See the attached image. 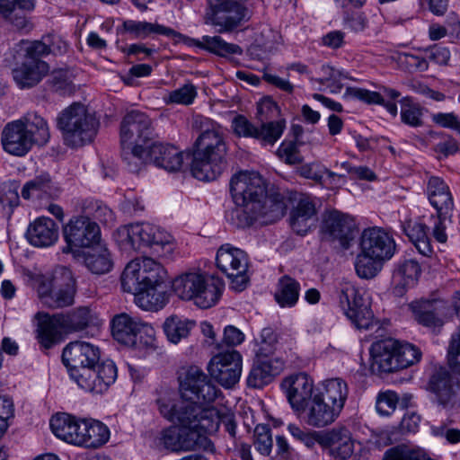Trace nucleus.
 Returning <instances> with one entry per match:
<instances>
[{"label":"nucleus","mask_w":460,"mask_h":460,"mask_svg":"<svg viewBox=\"0 0 460 460\" xmlns=\"http://www.w3.org/2000/svg\"><path fill=\"white\" fill-rule=\"evenodd\" d=\"M181 396L170 389L161 390L155 400L160 414L172 425L164 429L159 445L174 452L207 448L206 434L217 432V409L206 408L221 394L211 379L197 366L189 367L181 382Z\"/></svg>","instance_id":"nucleus-1"},{"label":"nucleus","mask_w":460,"mask_h":460,"mask_svg":"<svg viewBox=\"0 0 460 460\" xmlns=\"http://www.w3.org/2000/svg\"><path fill=\"white\" fill-rule=\"evenodd\" d=\"M230 192L237 208L231 212V220L238 228L251 226L254 222L275 223L283 217L287 206L279 195L267 196L262 177L256 172H240L230 181Z\"/></svg>","instance_id":"nucleus-2"},{"label":"nucleus","mask_w":460,"mask_h":460,"mask_svg":"<svg viewBox=\"0 0 460 460\" xmlns=\"http://www.w3.org/2000/svg\"><path fill=\"white\" fill-rule=\"evenodd\" d=\"M62 236L65 244L60 251L63 255L74 259H109L111 256L109 244L102 238L99 225L88 216L81 214L70 217L63 226Z\"/></svg>","instance_id":"nucleus-3"},{"label":"nucleus","mask_w":460,"mask_h":460,"mask_svg":"<svg viewBox=\"0 0 460 460\" xmlns=\"http://www.w3.org/2000/svg\"><path fill=\"white\" fill-rule=\"evenodd\" d=\"M226 146L219 128L212 124L195 142L191 173L199 181H214L226 168Z\"/></svg>","instance_id":"nucleus-4"},{"label":"nucleus","mask_w":460,"mask_h":460,"mask_svg":"<svg viewBox=\"0 0 460 460\" xmlns=\"http://www.w3.org/2000/svg\"><path fill=\"white\" fill-rule=\"evenodd\" d=\"M172 289L183 301H191L201 309H208L218 304L225 290L224 280L200 270H190L173 279Z\"/></svg>","instance_id":"nucleus-5"},{"label":"nucleus","mask_w":460,"mask_h":460,"mask_svg":"<svg viewBox=\"0 0 460 460\" xmlns=\"http://www.w3.org/2000/svg\"><path fill=\"white\" fill-rule=\"evenodd\" d=\"M116 240L122 250L149 247L159 257L172 255L177 248L174 237L164 228L150 223H136L117 230Z\"/></svg>","instance_id":"nucleus-6"},{"label":"nucleus","mask_w":460,"mask_h":460,"mask_svg":"<svg viewBox=\"0 0 460 460\" xmlns=\"http://www.w3.org/2000/svg\"><path fill=\"white\" fill-rule=\"evenodd\" d=\"M57 127L64 144L76 148L91 143L99 128V120L86 107L75 102L64 109L57 118Z\"/></svg>","instance_id":"nucleus-7"},{"label":"nucleus","mask_w":460,"mask_h":460,"mask_svg":"<svg viewBox=\"0 0 460 460\" xmlns=\"http://www.w3.org/2000/svg\"><path fill=\"white\" fill-rule=\"evenodd\" d=\"M208 1L206 22L214 26L218 33L232 32L251 18V12L244 4L246 0Z\"/></svg>","instance_id":"nucleus-8"},{"label":"nucleus","mask_w":460,"mask_h":460,"mask_svg":"<svg viewBox=\"0 0 460 460\" xmlns=\"http://www.w3.org/2000/svg\"><path fill=\"white\" fill-rule=\"evenodd\" d=\"M167 271L158 261H128L120 276L124 292L141 290L148 283H164Z\"/></svg>","instance_id":"nucleus-9"},{"label":"nucleus","mask_w":460,"mask_h":460,"mask_svg":"<svg viewBox=\"0 0 460 460\" xmlns=\"http://www.w3.org/2000/svg\"><path fill=\"white\" fill-rule=\"evenodd\" d=\"M339 303L345 315L358 329H369L374 324V314L369 302L350 281L342 280L338 287Z\"/></svg>","instance_id":"nucleus-10"},{"label":"nucleus","mask_w":460,"mask_h":460,"mask_svg":"<svg viewBox=\"0 0 460 460\" xmlns=\"http://www.w3.org/2000/svg\"><path fill=\"white\" fill-rule=\"evenodd\" d=\"M100 359L99 347L82 341L69 342L62 352V360L76 384L83 379L84 373L94 367Z\"/></svg>","instance_id":"nucleus-11"},{"label":"nucleus","mask_w":460,"mask_h":460,"mask_svg":"<svg viewBox=\"0 0 460 460\" xmlns=\"http://www.w3.org/2000/svg\"><path fill=\"white\" fill-rule=\"evenodd\" d=\"M286 126L285 119L267 122L261 120V125L256 126L243 115L235 116L232 121L234 132L238 137L253 138L262 146H273L282 137Z\"/></svg>","instance_id":"nucleus-12"},{"label":"nucleus","mask_w":460,"mask_h":460,"mask_svg":"<svg viewBox=\"0 0 460 460\" xmlns=\"http://www.w3.org/2000/svg\"><path fill=\"white\" fill-rule=\"evenodd\" d=\"M357 259H392L396 251L394 237L378 226L365 228L358 239Z\"/></svg>","instance_id":"nucleus-13"},{"label":"nucleus","mask_w":460,"mask_h":460,"mask_svg":"<svg viewBox=\"0 0 460 460\" xmlns=\"http://www.w3.org/2000/svg\"><path fill=\"white\" fill-rule=\"evenodd\" d=\"M358 227L354 218L338 210L328 211L324 214L321 234L324 240L338 242L341 247L348 250L354 240Z\"/></svg>","instance_id":"nucleus-14"},{"label":"nucleus","mask_w":460,"mask_h":460,"mask_svg":"<svg viewBox=\"0 0 460 460\" xmlns=\"http://www.w3.org/2000/svg\"><path fill=\"white\" fill-rule=\"evenodd\" d=\"M155 137L151 119L144 112L131 111L120 123L121 145L149 146Z\"/></svg>","instance_id":"nucleus-15"},{"label":"nucleus","mask_w":460,"mask_h":460,"mask_svg":"<svg viewBox=\"0 0 460 460\" xmlns=\"http://www.w3.org/2000/svg\"><path fill=\"white\" fill-rule=\"evenodd\" d=\"M208 371L222 386L233 387L240 379L242 373V356L236 350H227L215 355L209 364Z\"/></svg>","instance_id":"nucleus-16"},{"label":"nucleus","mask_w":460,"mask_h":460,"mask_svg":"<svg viewBox=\"0 0 460 460\" xmlns=\"http://www.w3.org/2000/svg\"><path fill=\"white\" fill-rule=\"evenodd\" d=\"M429 386L444 408L460 404V384L446 368H439L431 376Z\"/></svg>","instance_id":"nucleus-17"},{"label":"nucleus","mask_w":460,"mask_h":460,"mask_svg":"<svg viewBox=\"0 0 460 460\" xmlns=\"http://www.w3.org/2000/svg\"><path fill=\"white\" fill-rule=\"evenodd\" d=\"M281 385L288 402L296 411H305L308 401L314 397V382L305 373H299L285 378Z\"/></svg>","instance_id":"nucleus-18"},{"label":"nucleus","mask_w":460,"mask_h":460,"mask_svg":"<svg viewBox=\"0 0 460 460\" xmlns=\"http://www.w3.org/2000/svg\"><path fill=\"white\" fill-rule=\"evenodd\" d=\"M84 374V376L77 384L78 386L87 392L102 394L115 382L117 367L111 360L99 361L94 367Z\"/></svg>","instance_id":"nucleus-19"},{"label":"nucleus","mask_w":460,"mask_h":460,"mask_svg":"<svg viewBox=\"0 0 460 460\" xmlns=\"http://www.w3.org/2000/svg\"><path fill=\"white\" fill-rule=\"evenodd\" d=\"M319 445L328 448L333 457L341 460L349 458L354 452L352 434L345 426H336L323 432L320 437Z\"/></svg>","instance_id":"nucleus-20"},{"label":"nucleus","mask_w":460,"mask_h":460,"mask_svg":"<svg viewBox=\"0 0 460 460\" xmlns=\"http://www.w3.org/2000/svg\"><path fill=\"white\" fill-rule=\"evenodd\" d=\"M144 323L137 317H133L127 313L114 315L111 321V330L114 340L126 346L137 345V337L142 333Z\"/></svg>","instance_id":"nucleus-21"},{"label":"nucleus","mask_w":460,"mask_h":460,"mask_svg":"<svg viewBox=\"0 0 460 460\" xmlns=\"http://www.w3.org/2000/svg\"><path fill=\"white\" fill-rule=\"evenodd\" d=\"M317 222V211L312 198L303 195L289 214V225L299 235H305Z\"/></svg>","instance_id":"nucleus-22"},{"label":"nucleus","mask_w":460,"mask_h":460,"mask_svg":"<svg viewBox=\"0 0 460 460\" xmlns=\"http://www.w3.org/2000/svg\"><path fill=\"white\" fill-rule=\"evenodd\" d=\"M1 144L3 149L15 156H24L34 146L24 128L17 120L8 122L3 128L1 134Z\"/></svg>","instance_id":"nucleus-23"},{"label":"nucleus","mask_w":460,"mask_h":460,"mask_svg":"<svg viewBox=\"0 0 460 460\" xmlns=\"http://www.w3.org/2000/svg\"><path fill=\"white\" fill-rule=\"evenodd\" d=\"M149 163L169 172L181 170L183 164L182 153L174 146L152 142L148 146Z\"/></svg>","instance_id":"nucleus-24"},{"label":"nucleus","mask_w":460,"mask_h":460,"mask_svg":"<svg viewBox=\"0 0 460 460\" xmlns=\"http://www.w3.org/2000/svg\"><path fill=\"white\" fill-rule=\"evenodd\" d=\"M37 324V339L44 349H49L59 342L65 326L61 321L60 314L49 315L47 313L39 312L35 314Z\"/></svg>","instance_id":"nucleus-25"},{"label":"nucleus","mask_w":460,"mask_h":460,"mask_svg":"<svg viewBox=\"0 0 460 460\" xmlns=\"http://www.w3.org/2000/svg\"><path fill=\"white\" fill-rule=\"evenodd\" d=\"M397 340L389 338L378 341L372 345L371 369L377 373H389L398 370L395 349Z\"/></svg>","instance_id":"nucleus-26"},{"label":"nucleus","mask_w":460,"mask_h":460,"mask_svg":"<svg viewBox=\"0 0 460 460\" xmlns=\"http://www.w3.org/2000/svg\"><path fill=\"white\" fill-rule=\"evenodd\" d=\"M58 291L53 294L51 301L47 305L52 308H61L72 305L76 292L75 279L71 270L66 267H58L54 275Z\"/></svg>","instance_id":"nucleus-27"},{"label":"nucleus","mask_w":460,"mask_h":460,"mask_svg":"<svg viewBox=\"0 0 460 460\" xmlns=\"http://www.w3.org/2000/svg\"><path fill=\"white\" fill-rule=\"evenodd\" d=\"M26 237L33 246L49 247L58 240V227L53 219L40 217L28 226Z\"/></svg>","instance_id":"nucleus-28"},{"label":"nucleus","mask_w":460,"mask_h":460,"mask_svg":"<svg viewBox=\"0 0 460 460\" xmlns=\"http://www.w3.org/2000/svg\"><path fill=\"white\" fill-rule=\"evenodd\" d=\"M306 423L312 427L323 428L333 423L341 412L329 404L320 394H314L305 406Z\"/></svg>","instance_id":"nucleus-29"},{"label":"nucleus","mask_w":460,"mask_h":460,"mask_svg":"<svg viewBox=\"0 0 460 460\" xmlns=\"http://www.w3.org/2000/svg\"><path fill=\"white\" fill-rule=\"evenodd\" d=\"M284 362L279 358H258L247 377V385L252 388H261L272 382L283 370Z\"/></svg>","instance_id":"nucleus-30"},{"label":"nucleus","mask_w":460,"mask_h":460,"mask_svg":"<svg viewBox=\"0 0 460 460\" xmlns=\"http://www.w3.org/2000/svg\"><path fill=\"white\" fill-rule=\"evenodd\" d=\"M163 283H148L141 290L133 292L136 305L146 311L157 312L169 301V295L161 289Z\"/></svg>","instance_id":"nucleus-31"},{"label":"nucleus","mask_w":460,"mask_h":460,"mask_svg":"<svg viewBox=\"0 0 460 460\" xmlns=\"http://www.w3.org/2000/svg\"><path fill=\"white\" fill-rule=\"evenodd\" d=\"M24 128L34 146H44L50 139L49 126L45 118L36 111H29L16 119Z\"/></svg>","instance_id":"nucleus-32"},{"label":"nucleus","mask_w":460,"mask_h":460,"mask_svg":"<svg viewBox=\"0 0 460 460\" xmlns=\"http://www.w3.org/2000/svg\"><path fill=\"white\" fill-rule=\"evenodd\" d=\"M421 272L417 261H401L393 273V293L402 296L408 288L413 287Z\"/></svg>","instance_id":"nucleus-33"},{"label":"nucleus","mask_w":460,"mask_h":460,"mask_svg":"<svg viewBox=\"0 0 460 460\" xmlns=\"http://www.w3.org/2000/svg\"><path fill=\"white\" fill-rule=\"evenodd\" d=\"M427 195L431 206L446 215L453 212L454 201L449 187L439 177L432 176L427 184Z\"/></svg>","instance_id":"nucleus-34"},{"label":"nucleus","mask_w":460,"mask_h":460,"mask_svg":"<svg viewBox=\"0 0 460 460\" xmlns=\"http://www.w3.org/2000/svg\"><path fill=\"white\" fill-rule=\"evenodd\" d=\"M49 69L46 62L25 60L21 66L13 70V77L21 88H31L47 75Z\"/></svg>","instance_id":"nucleus-35"},{"label":"nucleus","mask_w":460,"mask_h":460,"mask_svg":"<svg viewBox=\"0 0 460 460\" xmlns=\"http://www.w3.org/2000/svg\"><path fill=\"white\" fill-rule=\"evenodd\" d=\"M217 261V266L230 279V286L235 291L244 290L250 281L248 261Z\"/></svg>","instance_id":"nucleus-36"},{"label":"nucleus","mask_w":460,"mask_h":460,"mask_svg":"<svg viewBox=\"0 0 460 460\" xmlns=\"http://www.w3.org/2000/svg\"><path fill=\"white\" fill-rule=\"evenodd\" d=\"M122 27L126 32L133 34L136 38L145 39L153 35H164L169 38H181L182 36L169 27L146 21L127 20L123 22Z\"/></svg>","instance_id":"nucleus-37"},{"label":"nucleus","mask_w":460,"mask_h":460,"mask_svg":"<svg viewBox=\"0 0 460 460\" xmlns=\"http://www.w3.org/2000/svg\"><path fill=\"white\" fill-rule=\"evenodd\" d=\"M318 394L341 412L349 394L348 385L341 378L328 379L323 382V392Z\"/></svg>","instance_id":"nucleus-38"},{"label":"nucleus","mask_w":460,"mask_h":460,"mask_svg":"<svg viewBox=\"0 0 460 460\" xmlns=\"http://www.w3.org/2000/svg\"><path fill=\"white\" fill-rule=\"evenodd\" d=\"M195 321L172 314L167 317L164 322L163 330L167 340L171 343L177 344L182 339H185L189 336L191 329L195 326Z\"/></svg>","instance_id":"nucleus-39"},{"label":"nucleus","mask_w":460,"mask_h":460,"mask_svg":"<svg viewBox=\"0 0 460 460\" xmlns=\"http://www.w3.org/2000/svg\"><path fill=\"white\" fill-rule=\"evenodd\" d=\"M402 229L420 254L430 256L432 249L428 237L429 227L424 223L409 221L403 224Z\"/></svg>","instance_id":"nucleus-40"},{"label":"nucleus","mask_w":460,"mask_h":460,"mask_svg":"<svg viewBox=\"0 0 460 460\" xmlns=\"http://www.w3.org/2000/svg\"><path fill=\"white\" fill-rule=\"evenodd\" d=\"M121 158L128 170L131 172H139L149 163L148 146L121 145Z\"/></svg>","instance_id":"nucleus-41"},{"label":"nucleus","mask_w":460,"mask_h":460,"mask_svg":"<svg viewBox=\"0 0 460 460\" xmlns=\"http://www.w3.org/2000/svg\"><path fill=\"white\" fill-rule=\"evenodd\" d=\"M52 188L49 174L42 173L27 181L21 190V195L24 199H45L51 196Z\"/></svg>","instance_id":"nucleus-42"},{"label":"nucleus","mask_w":460,"mask_h":460,"mask_svg":"<svg viewBox=\"0 0 460 460\" xmlns=\"http://www.w3.org/2000/svg\"><path fill=\"white\" fill-rule=\"evenodd\" d=\"M300 284L289 276L279 279L274 297L280 307L294 306L299 297Z\"/></svg>","instance_id":"nucleus-43"},{"label":"nucleus","mask_w":460,"mask_h":460,"mask_svg":"<svg viewBox=\"0 0 460 460\" xmlns=\"http://www.w3.org/2000/svg\"><path fill=\"white\" fill-rule=\"evenodd\" d=\"M199 47L222 58L243 54V49L239 45L228 43L220 36H203Z\"/></svg>","instance_id":"nucleus-44"},{"label":"nucleus","mask_w":460,"mask_h":460,"mask_svg":"<svg viewBox=\"0 0 460 460\" xmlns=\"http://www.w3.org/2000/svg\"><path fill=\"white\" fill-rule=\"evenodd\" d=\"M66 332H81L93 322V314L89 307L81 306L66 314H60Z\"/></svg>","instance_id":"nucleus-45"},{"label":"nucleus","mask_w":460,"mask_h":460,"mask_svg":"<svg viewBox=\"0 0 460 460\" xmlns=\"http://www.w3.org/2000/svg\"><path fill=\"white\" fill-rule=\"evenodd\" d=\"M81 208L82 214L93 221L98 220L108 225L115 220L113 211L101 200L87 199L83 201Z\"/></svg>","instance_id":"nucleus-46"},{"label":"nucleus","mask_w":460,"mask_h":460,"mask_svg":"<svg viewBox=\"0 0 460 460\" xmlns=\"http://www.w3.org/2000/svg\"><path fill=\"white\" fill-rule=\"evenodd\" d=\"M438 303L423 302L413 306L415 319L420 324L429 328H437L443 325V321L438 315Z\"/></svg>","instance_id":"nucleus-47"},{"label":"nucleus","mask_w":460,"mask_h":460,"mask_svg":"<svg viewBox=\"0 0 460 460\" xmlns=\"http://www.w3.org/2000/svg\"><path fill=\"white\" fill-rule=\"evenodd\" d=\"M84 430L86 434L81 441H83L84 447L97 448L105 444L110 437L108 428L97 420L89 421L87 429L84 428Z\"/></svg>","instance_id":"nucleus-48"},{"label":"nucleus","mask_w":460,"mask_h":460,"mask_svg":"<svg viewBox=\"0 0 460 460\" xmlns=\"http://www.w3.org/2000/svg\"><path fill=\"white\" fill-rule=\"evenodd\" d=\"M198 95L197 87L190 81L182 86L169 92L164 97L166 104L190 105Z\"/></svg>","instance_id":"nucleus-49"},{"label":"nucleus","mask_w":460,"mask_h":460,"mask_svg":"<svg viewBox=\"0 0 460 460\" xmlns=\"http://www.w3.org/2000/svg\"><path fill=\"white\" fill-rule=\"evenodd\" d=\"M395 353L398 370L417 363L421 358V352L419 348L405 341H397Z\"/></svg>","instance_id":"nucleus-50"},{"label":"nucleus","mask_w":460,"mask_h":460,"mask_svg":"<svg viewBox=\"0 0 460 460\" xmlns=\"http://www.w3.org/2000/svg\"><path fill=\"white\" fill-rule=\"evenodd\" d=\"M400 102L402 104V122L412 128L421 127L423 125V113L420 107L417 103H414L411 97H404Z\"/></svg>","instance_id":"nucleus-51"},{"label":"nucleus","mask_w":460,"mask_h":460,"mask_svg":"<svg viewBox=\"0 0 460 460\" xmlns=\"http://www.w3.org/2000/svg\"><path fill=\"white\" fill-rule=\"evenodd\" d=\"M299 175L312 180L317 183H322L323 181V176L326 174L329 178L335 179H343L345 178L344 174H339L330 171L324 165L319 163H310L303 164L298 170Z\"/></svg>","instance_id":"nucleus-52"},{"label":"nucleus","mask_w":460,"mask_h":460,"mask_svg":"<svg viewBox=\"0 0 460 460\" xmlns=\"http://www.w3.org/2000/svg\"><path fill=\"white\" fill-rule=\"evenodd\" d=\"M253 445L255 449L262 456H270L273 447L270 428L266 424H259L253 431Z\"/></svg>","instance_id":"nucleus-53"},{"label":"nucleus","mask_w":460,"mask_h":460,"mask_svg":"<svg viewBox=\"0 0 460 460\" xmlns=\"http://www.w3.org/2000/svg\"><path fill=\"white\" fill-rule=\"evenodd\" d=\"M321 72L323 73V77L318 81L331 87L332 93L340 92L342 88V81L349 79L346 72L336 69L329 65H323L321 66Z\"/></svg>","instance_id":"nucleus-54"},{"label":"nucleus","mask_w":460,"mask_h":460,"mask_svg":"<svg viewBox=\"0 0 460 460\" xmlns=\"http://www.w3.org/2000/svg\"><path fill=\"white\" fill-rule=\"evenodd\" d=\"M277 341L278 337L275 331L270 327L263 328L259 339L257 340V358H268L272 355L275 350Z\"/></svg>","instance_id":"nucleus-55"},{"label":"nucleus","mask_w":460,"mask_h":460,"mask_svg":"<svg viewBox=\"0 0 460 460\" xmlns=\"http://www.w3.org/2000/svg\"><path fill=\"white\" fill-rule=\"evenodd\" d=\"M344 98L358 100L369 105L383 103V96L380 93L359 87H347Z\"/></svg>","instance_id":"nucleus-56"},{"label":"nucleus","mask_w":460,"mask_h":460,"mask_svg":"<svg viewBox=\"0 0 460 460\" xmlns=\"http://www.w3.org/2000/svg\"><path fill=\"white\" fill-rule=\"evenodd\" d=\"M75 418L67 413H59L50 419V428L56 437L62 439L63 438H71L69 430L74 424Z\"/></svg>","instance_id":"nucleus-57"},{"label":"nucleus","mask_w":460,"mask_h":460,"mask_svg":"<svg viewBox=\"0 0 460 460\" xmlns=\"http://www.w3.org/2000/svg\"><path fill=\"white\" fill-rule=\"evenodd\" d=\"M36 0H0V15L10 18L14 13L31 12Z\"/></svg>","instance_id":"nucleus-58"},{"label":"nucleus","mask_w":460,"mask_h":460,"mask_svg":"<svg viewBox=\"0 0 460 460\" xmlns=\"http://www.w3.org/2000/svg\"><path fill=\"white\" fill-rule=\"evenodd\" d=\"M48 83L50 89L60 95L70 94L74 91V85L67 72L63 70L54 71Z\"/></svg>","instance_id":"nucleus-59"},{"label":"nucleus","mask_w":460,"mask_h":460,"mask_svg":"<svg viewBox=\"0 0 460 460\" xmlns=\"http://www.w3.org/2000/svg\"><path fill=\"white\" fill-rule=\"evenodd\" d=\"M277 155L290 165L301 164L303 161L295 141H283L277 149Z\"/></svg>","instance_id":"nucleus-60"},{"label":"nucleus","mask_w":460,"mask_h":460,"mask_svg":"<svg viewBox=\"0 0 460 460\" xmlns=\"http://www.w3.org/2000/svg\"><path fill=\"white\" fill-rule=\"evenodd\" d=\"M355 270L360 279L375 278L383 269V261H356Z\"/></svg>","instance_id":"nucleus-61"},{"label":"nucleus","mask_w":460,"mask_h":460,"mask_svg":"<svg viewBox=\"0 0 460 460\" xmlns=\"http://www.w3.org/2000/svg\"><path fill=\"white\" fill-rule=\"evenodd\" d=\"M397 402L396 393L392 391L382 393L376 399V411L380 415L388 416L394 411Z\"/></svg>","instance_id":"nucleus-62"},{"label":"nucleus","mask_w":460,"mask_h":460,"mask_svg":"<svg viewBox=\"0 0 460 460\" xmlns=\"http://www.w3.org/2000/svg\"><path fill=\"white\" fill-rule=\"evenodd\" d=\"M447 360L451 370L460 374V329L451 337L447 351Z\"/></svg>","instance_id":"nucleus-63"},{"label":"nucleus","mask_w":460,"mask_h":460,"mask_svg":"<svg viewBox=\"0 0 460 460\" xmlns=\"http://www.w3.org/2000/svg\"><path fill=\"white\" fill-rule=\"evenodd\" d=\"M18 189L19 186L16 181L3 186L0 190V203L3 207H9L13 209L19 205L20 196Z\"/></svg>","instance_id":"nucleus-64"}]
</instances>
